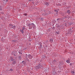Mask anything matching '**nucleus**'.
Returning a JSON list of instances; mask_svg holds the SVG:
<instances>
[{
	"label": "nucleus",
	"mask_w": 75,
	"mask_h": 75,
	"mask_svg": "<svg viewBox=\"0 0 75 75\" xmlns=\"http://www.w3.org/2000/svg\"><path fill=\"white\" fill-rule=\"evenodd\" d=\"M21 31V33L23 34L24 33V30H23V29L20 30Z\"/></svg>",
	"instance_id": "6e6552de"
},
{
	"label": "nucleus",
	"mask_w": 75,
	"mask_h": 75,
	"mask_svg": "<svg viewBox=\"0 0 75 75\" xmlns=\"http://www.w3.org/2000/svg\"><path fill=\"white\" fill-rule=\"evenodd\" d=\"M59 18H58L57 19V23H59Z\"/></svg>",
	"instance_id": "9b49d317"
},
{
	"label": "nucleus",
	"mask_w": 75,
	"mask_h": 75,
	"mask_svg": "<svg viewBox=\"0 0 75 75\" xmlns=\"http://www.w3.org/2000/svg\"><path fill=\"white\" fill-rule=\"evenodd\" d=\"M13 25L11 24H10L9 25V27L11 28H13Z\"/></svg>",
	"instance_id": "39448f33"
},
{
	"label": "nucleus",
	"mask_w": 75,
	"mask_h": 75,
	"mask_svg": "<svg viewBox=\"0 0 75 75\" xmlns=\"http://www.w3.org/2000/svg\"><path fill=\"white\" fill-rule=\"evenodd\" d=\"M42 43L41 42H40L39 44V49H41V48H42Z\"/></svg>",
	"instance_id": "f257e3e1"
},
{
	"label": "nucleus",
	"mask_w": 75,
	"mask_h": 75,
	"mask_svg": "<svg viewBox=\"0 0 75 75\" xmlns=\"http://www.w3.org/2000/svg\"><path fill=\"white\" fill-rule=\"evenodd\" d=\"M47 14L46 13H42V16H47Z\"/></svg>",
	"instance_id": "20e7f679"
},
{
	"label": "nucleus",
	"mask_w": 75,
	"mask_h": 75,
	"mask_svg": "<svg viewBox=\"0 0 75 75\" xmlns=\"http://www.w3.org/2000/svg\"><path fill=\"white\" fill-rule=\"evenodd\" d=\"M13 63H14V64H16V62H13Z\"/></svg>",
	"instance_id": "5701e85b"
},
{
	"label": "nucleus",
	"mask_w": 75,
	"mask_h": 75,
	"mask_svg": "<svg viewBox=\"0 0 75 75\" xmlns=\"http://www.w3.org/2000/svg\"><path fill=\"white\" fill-rule=\"evenodd\" d=\"M54 62H55V60L54 61Z\"/></svg>",
	"instance_id": "bb28decb"
},
{
	"label": "nucleus",
	"mask_w": 75,
	"mask_h": 75,
	"mask_svg": "<svg viewBox=\"0 0 75 75\" xmlns=\"http://www.w3.org/2000/svg\"><path fill=\"white\" fill-rule=\"evenodd\" d=\"M29 1H33V0H29Z\"/></svg>",
	"instance_id": "412c9836"
},
{
	"label": "nucleus",
	"mask_w": 75,
	"mask_h": 75,
	"mask_svg": "<svg viewBox=\"0 0 75 75\" xmlns=\"http://www.w3.org/2000/svg\"><path fill=\"white\" fill-rule=\"evenodd\" d=\"M66 62L68 64H69V63H70V62L69 60H67Z\"/></svg>",
	"instance_id": "f8f14e48"
},
{
	"label": "nucleus",
	"mask_w": 75,
	"mask_h": 75,
	"mask_svg": "<svg viewBox=\"0 0 75 75\" xmlns=\"http://www.w3.org/2000/svg\"><path fill=\"white\" fill-rule=\"evenodd\" d=\"M71 12V11H70V10H68L67 11V13H68V14H70Z\"/></svg>",
	"instance_id": "423d86ee"
},
{
	"label": "nucleus",
	"mask_w": 75,
	"mask_h": 75,
	"mask_svg": "<svg viewBox=\"0 0 75 75\" xmlns=\"http://www.w3.org/2000/svg\"><path fill=\"white\" fill-rule=\"evenodd\" d=\"M23 30H25V27L23 26V28H22V29Z\"/></svg>",
	"instance_id": "4468645a"
},
{
	"label": "nucleus",
	"mask_w": 75,
	"mask_h": 75,
	"mask_svg": "<svg viewBox=\"0 0 75 75\" xmlns=\"http://www.w3.org/2000/svg\"><path fill=\"white\" fill-rule=\"evenodd\" d=\"M31 27L30 26L29 28L31 29L33 27V28H34V27H35V25H34L33 23H32L31 24Z\"/></svg>",
	"instance_id": "f03ea898"
},
{
	"label": "nucleus",
	"mask_w": 75,
	"mask_h": 75,
	"mask_svg": "<svg viewBox=\"0 0 75 75\" xmlns=\"http://www.w3.org/2000/svg\"><path fill=\"white\" fill-rule=\"evenodd\" d=\"M70 66H72V63H70Z\"/></svg>",
	"instance_id": "dca6fc26"
},
{
	"label": "nucleus",
	"mask_w": 75,
	"mask_h": 75,
	"mask_svg": "<svg viewBox=\"0 0 75 75\" xmlns=\"http://www.w3.org/2000/svg\"><path fill=\"white\" fill-rule=\"evenodd\" d=\"M21 56H19V59H21Z\"/></svg>",
	"instance_id": "a211bd4d"
},
{
	"label": "nucleus",
	"mask_w": 75,
	"mask_h": 75,
	"mask_svg": "<svg viewBox=\"0 0 75 75\" xmlns=\"http://www.w3.org/2000/svg\"><path fill=\"white\" fill-rule=\"evenodd\" d=\"M11 58V61H13L14 60V59H13V58H12V57H10Z\"/></svg>",
	"instance_id": "2eb2a0df"
},
{
	"label": "nucleus",
	"mask_w": 75,
	"mask_h": 75,
	"mask_svg": "<svg viewBox=\"0 0 75 75\" xmlns=\"http://www.w3.org/2000/svg\"><path fill=\"white\" fill-rule=\"evenodd\" d=\"M6 2H7V1H8V0H6Z\"/></svg>",
	"instance_id": "b1692460"
},
{
	"label": "nucleus",
	"mask_w": 75,
	"mask_h": 75,
	"mask_svg": "<svg viewBox=\"0 0 75 75\" xmlns=\"http://www.w3.org/2000/svg\"><path fill=\"white\" fill-rule=\"evenodd\" d=\"M71 73L73 75H74V74H75V72L74 71H73L71 72Z\"/></svg>",
	"instance_id": "0eeeda50"
},
{
	"label": "nucleus",
	"mask_w": 75,
	"mask_h": 75,
	"mask_svg": "<svg viewBox=\"0 0 75 75\" xmlns=\"http://www.w3.org/2000/svg\"><path fill=\"white\" fill-rule=\"evenodd\" d=\"M46 6H48V5H49V3H46Z\"/></svg>",
	"instance_id": "ddd939ff"
},
{
	"label": "nucleus",
	"mask_w": 75,
	"mask_h": 75,
	"mask_svg": "<svg viewBox=\"0 0 75 75\" xmlns=\"http://www.w3.org/2000/svg\"><path fill=\"white\" fill-rule=\"evenodd\" d=\"M16 28V26H13L12 28H13V30H15Z\"/></svg>",
	"instance_id": "9d476101"
},
{
	"label": "nucleus",
	"mask_w": 75,
	"mask_h": 75,
	"mask_svg": "<svg viewBox=\"0 0 75 75\" xmlns=\"http://www.w3.org/2000/svg\"><path fill=\"white\" fill-rule=\"evenodd\" d=\"M28 57L30 59H31V58H32V55L31 54H29L28 55Z\"/></svg>",
	"instance_id": "7ed1b4c3"
},
{
	"label": "nucleus",
	"mask_w": 75,
	"mask_h": 75,
	"mask_svg": "<svg viewBox=\"0 0 75 75\" xmlns=\"http://www.w3.org/2000/svg\"><path fill=\"white\" fill-rule=\"evenodd\" d=\"M30 44V45H31V44Z\"/></svg>",
	"instance_id": "cd10ccee"
},
{
	"label": "nucleus",
	"mask_w": 75,
	"mask_h": 75,
	"mask_svg": "<svg viewBox=\"0 0 75 75\" xmlns=\"http://www.w3.org/2000/svg\"><path fill=\"white\" fill-rule=\"evenodd\" d=\"M24 16H27V14H25V13H24Z\"/></svg>",
	"instance_id": "f3484780"
},
{
	"label": "nucleus",
	"mask_w": 75,
	"mask_h": 75,
	"mask_svg": "<svg viewBox=\"0 0 75 75\" xmlns=\"http://www.w3.org/2000/svg\"><path fill=\"white\" fill-rule=\"evenodd\" d=\"M50 42L51 43L52 42H53V39H51L50 40Z\"/></svg>",
	"instance_id": "1a4fd4ad"
},
{
	"label": "nucleus",
	"mask_w": 75,
	"mask_h": 75,
	"mask_svg": "<svg viewBox=\"0 0 75 75\" xmlns=\"http://www.w3.org/2000/svg\"><path fill=\"white\" fill-rule=\"evenodd\" d=\"M56 33H57V34H59V33H58L57 32H56Z\"/></svg>",
	"instance_id": "4be33fe9"
},
{
	"label": "nucleus",
	"mask_w": 75,
	"mask_h": 75,
	"mask_svg": "<svg viewBox=\"0 0 75 75\" xmlns=\"http://www.w3.org/2000/svg\"><path fill=\"white\" fill-rule=\"evenodd\" d=\"M23 63V64L24 63H25V62L23 61L22 62V63Z\"/></svg>",
	"instance_id": "aec40b11"
},
{
	"label": "nucleus",
	"mask_w": 75,
	"mask_h": 75,
	"mask_svg": "<svg viewBox=\"0 0 75 75\" xmlns=\"http://www.w3.org/2000/svg\"><path fill=\"white\" fill-rule=\"evenodd\" d=\"M54 11H56V12L57 11V10H55Z\"/></svg>",
	"instance_id": "393cba45"
},
{
	"label": "nucleus",
	"mask_w": 75,
	"mask_h": 75,
	"mask_svg": "<svg viewBox=\"0 0 75 75\" xmlns=\"http://www.w3.org/2000/svg\"><path fill=\"white\" fill-rule=\"evenodd\" d=\"M0 10H1V8H0Z\"/></svg>",
	"instance_id": "a878e982"
},
{
	"label": "nucleus",
	"mask_w": 75,
	"mask_h": 75,
	"mask_svg": "<svg viewBox=\"0 0 75 75\" xmlns=\"http://www.w3.org/2000/svg\"><path fill=\"white\" fill-rule=\"evenodd\" d=\"M10 71H13V69H10Z\"/></svg>",
	"instance_id": "6ab92c4d"
}]
</instances>
